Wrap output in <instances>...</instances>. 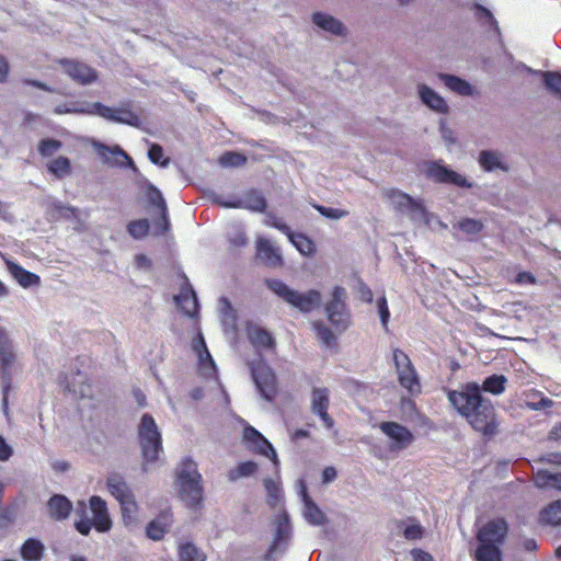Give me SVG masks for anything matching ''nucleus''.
<instances>
[{"label":"nucleus","instance_id":"1","mask_svg":"<svg viewBox=\"0 0 561 561\" xmlns=\"http://www.w3.org/2000/svg\"><path fill=\"white\" fill-rule=\"evenodd\" d=\"M448 400L473 430L486 437L497 433L495 409L491 400L482 396L479 383L468 382L461 391H449Z\"/></svg>","mask_w":561,"mask_h":561},{"label":"nucleus","instance_id":"2","mask_svg":"<svg viewBox=\"0 0 561 561\" xmlns=\"http://www.w3.org/2000/svg\"><path fill=\"white\" fill-rule=\"evenodd\" d=\"M176 483L181 500L191 508H197L203 502L202 476L197 465L191 458H184L176 472Z\"/></svg>","mask_w":561,"mask_h":561},{"label":"nucleus","instance_id":"3","mask_svg":"<svg viewBox=\"0 0 561 561\" xmlns=\"http://www.w3.org/2000/svg\"><path fill=\"white\" fill-rule=\"evenodd\" d=\"M265 284L276 296L304 313H308L321 305L322 296L319 290L310 289L299 293L276 278L266 279Z\"/></svg>","mask_w":561,"mask_h":561},{"label":"nucleus","instance_id":"4","mask_svg":"<svg viewBox=\"0 0 561 561\" xmlns=\"http://www.w3.org/2000/svg\"><path fill=\"white\" fill-rule=\"evenodd\" d=\"M138 437L144 458L142 470L147 471L148 466L157 461L162 451L161 434L150 414L142 415L138 426Z\"/></svg>","mask_w":561,"mask_h":561},{"label":"nucleus","instance_id":"5","mask_svg":"<svg viewBox=\"0 0 561 561\" xmlns=\"http://www.w3.org/2000/svg\"><path fill=\"white\" fill-rule=\"evenodd\" d=\"M275 533L273 541L268 547L265 554V561H277L288 549L293 529L289 520V515L285 510H282L274 519Z\"/></svg>","mask_w":561,"mask_h":561},{"label":"nucleus","instance_id":"6","mask_svg":"<svg viewBox=\"0 0 561 561\" xmlns=\"http://www.w3.org/2000/svg\"><path fill=\"white\" fill-rule=\"evenodd\" d=\"M392 360L398 375V381L411 396L421 392L420 377L410 357L401 350H392Z\"/></svg>","mask_w":561,"mask_h":561},{"label":"nucleus","instance_id":"7","mask_svg":"<svg viewBox=\"0 0 561 561\" xmlns=\"http://www.w3.org/2000/svg\"><path fill=\"white\" fill-rule=\"evenodd\" d=\"M16 354L12 343L3 331H0V375L2 379V408L4 413L8 411V392L11 388L12 375L15 370Z\"/></svg>","mask_w":561,"mask_h":561},{"label":"nucleus","instance_id":"8","mask_svg":"<svg viewBox=\"0 0 561 561\" xmlns=\"http://www.w3.org/2000/svg\"><path fill=\"white\" fill-rule=\"evenodd\" d=\"M345 299V288L335 286L332 291V299L325 305L329 321L340 331L346 330L350 324V313L346 309Z\"/></svg>","mask_w":561,"mask_h":561},{"label":"nucleus","instance_id":"9","mask_svg":"<svg viewBox=\"0 0 561 561\" xmlns=\"http://www.w3.org/2000/svg\"><path fill=\"white\" fill-rule=\"evenodd\" d=\"M251 375L257 391L266 401H273L276 392V378L273 369L263 360L250 365Z\"/></svg>","mask_w":561,"mask_h":561},{"label":"nucleus","instance_id":"10","mask_svg":"<svg viewBox=\"0 0 561 561\" xmlns=\"http://www.w3.org/2000/svg\"><path fill=\"white\" fill-rule=\"evenodd\" d=\"M93 107L96 110L95 115L103 117L106 121L125 124L136 128H139L141 125L140 117L126 106L110 107L100 102H95L93 103Z\"/></svg>","mask_w":561,"mask_h":561},{"label":"nucleus","instance_id":"11","mask_svg":"<svg viewBox=\"0 0 561 561\" xmlns=\"http://www.w3.org/2000/svg\"><path fill=\"white\" fill-rule=\"evenodd\" d=\"M93 148L103 161V163L110 167H127L133 171H137V168L133 159L119 147V146H106L102 142H93Z\"/></svg>","mask_w":561,"mask_h":561},{"label":"nucleus","instance_id":"12","mask_svg":"<svg viewBox=\"0 0 561 561\" xmlns=\"http://www.w3.org/2000/svg\"><path fill=\"white\" fill-rule=\"evenodd\" d=\"M297 492L304 503L302 516L305 520L312 526H323L328 523L325 514L309 496L306 482L300 479L297 482Z\"/></svg>","mask_w":561,"mask_h":561},{"label":"nucleus","instance_id":"13","mask_svg":"<svg viewBox=\"0 0 561 561\" xmlns=\"http://www.w3.org/2000/svg\"><path fill=\"white\" fill-rule=\"evenodd\" d=\"M427 175L435 182L442 184H453L461 188H471L472 182L462 174L447 168L439 162H432L427 169Z\"/></svg>","mask_w":561,"mask_h":561},{"label":"nucleus","instance_id":"14","mask_svg":"<svg viewBox=\"0 0 561 561\" xmlns=\"http://www.w3.org/2000/svg\"><path fill=\"white\" fill-rule=\"evenodd\" d=\"M243 439L249 448L256 454L267 457L277 467L279 465L277 454L273 445L253 426H245L243 430Z\"/></svg>","mask_w":561,"mask_h":561},{"label":"nucleus","instance_id":"15","mask_svg":"<svg viewBox=\"0 0 561 561\" xmlns=\"http://www.w3.org/2000/svg\"><path fill=\"white\" fill-rule=\"evenodd\" d=\"M385 196L398 211L407 214L412 218L421 217L424 213L423 207L415 199L399 190H386Z\"/></svg>","mask_w":561,"mask_h":561},{"label":"nucleus","instance_id":"16","mask_svg":"<svg viewBox=\"0 0 561 561\" xmlns=\"http://www.w3.org/2000/svg\"><path fill=\"white\" fill-rule=\"evenodd\" d=\"M311 412L320 417L323 425L331 430L334 426V420L329 415L330 391L328 388H313L310 398Z\"/></svg>","mask_w":561,"mask_h":561},{"label":"nucleus","instance_id":"17","mask_svg":"<svg viewBox=\"0 0 561 561\" xmlns=\"http://www.w3.org/2000/svg\"><path fill=\"white\" fill-rule=\"evenodd\" d=\"M379 428L392 440V449H404L414 440L412 432L399 423L382 422Z\"/></svg>","mask_w":561,"mask_h":561},{"label":"nucleus","instance_id":"18","mask_svg":"<svg viewBox=\"0 0 561 561\" xmlns=\"http://www.w3.org/2000/svg\"><path fill=\"white\" fill-rule=\"evenodd\" d=\"M507 534V524L504 519L497 518L486 523L478 531L477 538L480 545H496L503 542Z\"/></svg>","mask_w":561,"mask_h":561},{"label":"nucleus","instance_id":"19","mask_svg":"<svg viewBox=\"0 0 561 561\" xmlns=\"http://www.w3.org/2000/svg\"><path fill=\"white\" fill-rule=\"evenodd\" d=\"M64 71L76 82L87 85L98 79L96 71L90 66L69 59L60 60Z\"/></svg>","mask_w":561,"mask_h":561},{"label":"nucleus","instance_id":"20","mask_svg":"<svg viewBox=\"0 0 561 561\" xmlns=\"http://www.w3.org/2000/svg\"><path fill=\"white\" fill-rule=\"evenodd\" d=\"M256 256L268 267H277L283 264L280 249L265 238H259L256 241Z\"/></svg>","mask_w":561,"mask_h":561},{"label":"nucleus","instance_id":"21","mask_svg":"<svg viewBox=\"0 0 561 561\" xmlns=\"http://www.w3.org/2000/svg\"><path fill=\"white\" fill-rule=\"evenodd\" d=\"M480 168L485 172H508L510 165L503 152L499 150H481L478 157Z\"/></svg>","mask_w":561,"mask_h":561},{"label":"nucleus","instance_id":"22","mask_svg":"<svg viewBox=\"0 0 561 561\" xmlns=\"http://www.w3.org/2000/svg\"><path fill=\"white\" fill-rule=\"evenodd\" d=\"M192 347L198 355V364L202 374L206 377L215 375L216 364L206 346V342L202 333H198L197 336L193 339Z\"/></svg>","mask_w":561,"mask_h":561},{"label":"nucleus","instance_id":"23","mask_svg":"<svg viewBox=\"0 0 561 561\" xmlns=\"http://www.w3.org/2000/svg\"><path fill=\"white\" fill-rule=\"evenodd\" d=\"M417 94L424 105L439 114L448 113V104L443 96L424 83L417 84Z\"/></svg>","mask_w":561,"mask_h":561},{"label":"nucleus","instance_id":"24","mask_svg":"<svg viewBox=\"0 0 561 561\" xmlns=\"http://www.w3.org/2000/svg\"><path fill=\"white\" fill-rule=\"evenodd\" d=\"M90 508L93 514V526L99 531H107L111 528L112 522L107 513L105 501L94 495L90 499Z\"/></svg>","mask_w":561,"mask_h":561},{"label":"nucleus","instance_id":"25","mask_svg":"<svg viewBox=\"0 0 561 561\" xmlns=\"http://www.w3.org/2000/svg\"><path fill=\"white\" fill-rule=\"evenodd\" d=\"M148 198L151 205L160 209V218L156 220L154 225L160 230L159 233H164L170 228L168 207L162 196V193L154 186H149Z\"/></svg>","mask_w":561,"mask_h":561},{"label":"nucleus","instance_id":"26","mask_svg":"<svg viewBox=\"0 0 561 561\" xmlns=\"http://www.w3.org/2000/svg\"><path fill=\"white\" fill-rule=\"evenodd\" d=\"M176 305L183 312L193 318L198 312V301L193 287L186 282L182 287L181 293L174 297Z\"/></svg>","mask_w":561,"mask_h":561},{"label":"nucleus","instance_id":"27","mask_svg":"<svg viewBox=\"0 0 561 561\" xmlns=\"http://www.w3.org/2000/svg\"><path fill=\"white\" fill-rule=\"evenodd\" d=\"M311 20L316 26L332 35L344 36L346 34L344 24L328 13L316 12L312 14Z\"/></svg>","mask_w":561,"mask_h":561},{"label":"nucleus","instance_id":"28","mask_svg":"<svg viewBox=\"0 0 561 561\" xmlns=\"http://www.w3.org/2000/svg\"><path fill=\"white\" fill-rule=\"evenodd\" d=\"M60 383L66 390L79 398H90L92 396L91 385L87 382V376L79 370L72 376L71 380L67 376L60 378Z\"/></svg>","mask_w":561,"mask_h":561},{"label":"nucleus","instance_id":"29","mask_svg":"<svg viewBox=\"0 0 561 561\" xmlns=\"http://www.w3.org/2000/svg\"><path fill=\"white\" fill-rule=\"evenodd\" d=\"M110 493L121 503L134 499V494L124 478L118 473H111L106 479Z\"/></svg>","mask_w":561,"mask_h":561},{"label":"nucleus","instance_id":"30","mask_svg":"<svg viewBox=\"0 0 561 561\" xmlns=\"http://www.w3.org/2000/svg\"><path fill=\"white\" fill-rule=\"evenodd\" d=\"M247 335L256 350H273L275 347V340L271 333L256 324L248 325Z\"/></svg>","mask_w":561,"mask_h":561},{"label":"nucleus","instance_id":"31","mask_svg":"<svg viewBox=\"0 0 561 561\" xmlns=\"http://www.w3.org/2000/svg\"><path fill=\"white\" fill-rule=\"evenodd\" d=\"M228 205L236 206V208L263 213L267 206V203L261 192L256 190H250L242 197H238V203H231Z\"/></svg>","mask_w":561,"mask_h":561},{"label":"nucleus","instance_id":"32","mask_svg":"<svg viewBox=\"0 0 561 561\" xmlns=\"http://www.w3.org/2000/svg\"><path fill=\"white\" fill-rule=\"evenodd\" d=\"M49 516L55 520H64L72 511V503L61 494H54L47 502Z\"/></svg>","mask_w":561,"mask_h":561},{"label":"nucleus","instance_id":"33","mask_svg":"<svg viewBox=\"0 0 561 561\" xmlns=\"http://www.w3.org/2000/svg\"><path fill=\"white\" fill-rule=\"evenodd\" d=\"M5 265L12 277L23 287L30 288L39 284L41 278L38 275L26 271L21 265L7 260Z\"/></svg>","mask_w":561,"mask_h":561},{"label":"nucleus","instance_id":"34","mask_svg":"<svg viewBox=\"0 0 561 561\" xmlns=\"http://www.w3.org/2000/svg\"><path fill=\"white\" fill-rule=\"evenodd\" d=\"M438 78L450 91L461 96L473 95L474 90L472 85L465 79L448 73H439Z\"/></svg>","mask_w":561,"mask_h":561},{"label":"nucleus","instance_id":"35","mask_svg":"<svg viewBox=\"0 0 561 561\" xmlns=\"http://www.w3.org/2000/svg\"><path fill=\"white\" fill-rule=\"evenodd\" d=\"M171 524V515L163 512L156 519L151 520L146 527V535L148 538L158 541L161 540Z\"/></svg>","mask_w":561,"mask_h":561},{"label":"nucleus","instance_id":"36","mask_svg":"<svg viewBox=\"0 0 561 561\" xmlns=\"http://www.w3.org/2000/svg\"><path fill=\"white\" fill-rule=\"evenodd\" d=\"M45 547L36 538L26 539L21 547V557L25 561H39L43 558Z\"/></svg>","mask_w":561,"mask_h":561},{"label":"nucleus","instance_id":"37","mask_svg":"<svg viewBox=\"0 0 561 561\" xmlns=\"http://www.w3.org/2000/svg\"><path fill=\"white\" fill-rule=\"evenodd\" d=\"M48 211L51 213V216L62 217L65 219H76L79 220L80 210L77 207L66 205L58 199H50L47 206Z\"/></svg>","mask_w":561,"mask_h":561},{"label":"nucleus","instance_id":"38","mask_svg":"<svg viewBox=\"0 0 561 561\" xmlns=\"http://www.w3.org/2000/svg\"><path fill=\"white\" fill-rule=\"evenodd\" d=\"M263 485L266 492V503L276 508L278 504L283 502L284 493L280 483L272 478H265Z\"/></svg>","mask_w":561,"mask_h":561},{"label":"nucleus","instance_id":"39","mask_svg":"<svg viewBox=\"0 0 561 561\" xmlns=\"http://www.w3.org/2000/svg\"><path fill=\"white\" fill-rule=\"evenodd\" d=\"M507 378L504 375H491L480 386L481 392L485 391L493 396L502 394L506 389Z\"/></svg>","mask_w":561,"mask_h":561},{"label":"nucleus","instance_id":"40","mask_svg":"<svg viewBox=\"0 0 561 561\" xmlns=\"http://www.w3.org/2000/svg\"><path fill=\"white\" fill-rule=\"evenodd\" d=\"M540 522L546 525H561V500L553 501L540 512Z\"/></svg>","mask_w":561,"mask_h":561},{"label":"nucleus","instance_id":"41","mask_svg":"<svg viewBox=\"0 0 561 561\" xmlns=\"http://www.w3.org/2000/svg\"><path fill=\"white\" fill-rule=\"evenodd\" d=\"M219 310L221 314V322L225 330H234L237 313L236 310L232 308L230 301L226 297H221L219 299Z\"/></svg>","mask_w":561,"mask_h":561},{"label":"nucleus","instance_id":"42","mask_svg":"<svg viewBox=\"0 0 561 561\" xmlns=\"http://www.w3.org/2000/svg\"><path fill=\"white\" fill-rule=\"evenodd\" d=\"M56 114H88L95 115L96 110L93 107V103H71V104H60L57 105L54 110Z\"/></svg>","mask_w":561,"mask_h":561},{"label":"nucleus","instance_id":"43","mask_svg":"<svg viewBox=\"0 0 561 561\" xmlns=\"http://www.w3.org/2000/svg\"><path fill=\"white\" fill-rule=\"evenodd\" d=\"M180 561H206L205 553L192 542L183 543L179 547Z\"/></svg>","mask_w":561,"mask_h":561},{"label":"nucleus","instance_id":"44","mask_svg":"<svg viewBox=\"0 0 561 561\" xmlns=\"http://www.w3.org/2000/svg\"><path fill=\"white\" fill-rule=\"evenodd\" d=\"M288 239L294 244V247L304 255H311L316 251L313 242L302 233L290 232Z\"/></svg>","mask_w":561,"mask_h":561},{"label":"nucleus","instance_id":"45","mask_svg":"<svg viewBox=\"0 0 561 561\" xmlns=\"http://www.w3.org/2000/svg\"><path fill=\"white\" fill-rule=\"evenodd\" d=\"M476 559L477 561H502L501 550L496 545H479Z\"/></svg>","mask_w":561,"mask_h":561},{"label":"nucleus","instance_id":"46","mask_svg":"<svg viewBox=\"0 0 561 561\" xmlns=\"http://www.w3.org/2000/svg\"><path fill=\"white\" fill-rule=\"evenodd\" d=\"M257 470V465L254 461L240 462L236 468L231 469L228 473L230 481H237L241 478H247L254 474Z\"/></svg>","mask_w":561,"mask_h":561},{"label":"nucleus","instance_id":"47","mask_svg":"<svg viewBox=\"0 0 561 561\" xmlns=\"http://www.w3.org/2000/svg\"><path fill=\"white\" fill-rule=\"evenodd\" d=\"M47 168L48 171L58 179H62L71 171L70 160L66 157H58L54 159L48 163Z\"/></svg>","mask_w":561,"mask_h":561},{"label":"nucleus","instance_id":"48","mask_svg":"<svg viewBox=\"0 0 561 561\" xmlns=\"http://www.w3.org/2000/svg\"><path fill=\"white\" fill-rule=\"evenodd\" d=\"M127 232L134 239H144L149 232V221L147 219L133 220L127 225Z\"/></svg>","mask_w":561,"mask_h":561},{"label":"nucleus","instance_id":"49","mask_svg":"<svg viewBox=\"0 0 561 561\" xmlns=\"http://www.w3.org/2000/svg\"><path fill=\"white\" fill-rule=\"evenodd\" d=\"M543 82L551 93L561 99V73L551 71L543 72Z\"/></svg>","mask_w":561,"mask_h":561},{"label":"nucleus","instance_id":"50","mask_svg":"<svg viewBox=\"0 0 561 561\" xmlns=\"http://www.w3.org/2000/svg\"><path fill=\"white\" fill-rule=\"evenodd\" d=\"M473 9L476 10L477 19L481 23L489 24L490 26H492L494 28V31L497 34H500L499 24H497L496 20L494 19L493 14L486 8H484L481 4L476 3V4H473Z\"/></svg>","mask_w":561,"mask_h":561},{"label":"nucleus","instance_id":"51","mask_svg":"<svg viewBox=\"0 0 561 561\" xmlns=\"http://www.w3.org/2000/svg\"><path fill=\"white\" fill-rule=\"evenodd\" d=\"M219 162L222 167L236 168L243 165L247 162V158L242 153L228 151L220 157Z\"/></svg>","mask_w":561,"mask_h":561},{"label":"nucleus","instance_id":"52","mask_svg":"<svg viewBox=\"0 0 561 561\" xmlns=\"http://www.w3.org/2000/svg\"><path fill=\"white\" fill-rule=\"evenodd\" d=\"M122 517L126 526L133 525L136 522L137 503L135 497L121 503Z\"/></svg>","mask_w":561,"mask_h":561},{"label":"nucleus","instance_id":"53","mask_svg":"<svg viewBox=\"0 0 561 561\" xmlns=\"http://www.w3.org/2000/svg\"><path fill=\"white\" fill-rule=\"evenodd\" d=\"M228 240L233 247H244L248 239L243 228L239 225H233L228 231Z\"/></svg>","mask_w":561,"mask_h":561},{"label":"nucleus","instance_id":"54","mask_svg":"<svg viewBox=\"0 0 561 561\" xmlns=\"http://www.w3.org/2000/svg\"><path fill=\"white\" fill-rule=\"evenodd\" d=\"M313 207L325 218L339 220L348 216V211L340 208L327 207L323 205H313Z\"/></svg>","mask_w":561,"mask_h":561},{"label":"nucleus","instance_id":"55","mask_svg":"<svg viewBox=\"0 0 561 561\" xmlns=\"http://www.w3.org/2000/svg\"><path fill=\"white\" fill-rule=\"evenodd\" d=\"M457 226L465 233L473 234V236L478 234L482 230V228H483V225H482V222L480 220L472 219V218L461 219L457 224Z\"/></svg>","mask_w":561,"mask_h":561},{"label":"nucleus","instance_id":"56","mask_svg":"<svg viewBox=\"0 0 561 561\" xmlns=\"http://www.w3.org/2000/svg\"><path fill=\"white\" fill-rule=\"evenodd\" d=\"M554 477L556 473H551L547 470H539L534 477L535 485L539 489L553 488Z\"/></svg>","mask_w":561,"mask_h":561},{"label":"nucleus","instance_id":"57","mask_svg":"<svg viewBox=\"0 0 561 561\" xmlns=\"http://www.w3.org/2000/svg\"><path fill=\"white\" fill-rule=\"evenodd\" d=\"M314 331L317 333V336L321 340L323 344L327 346H330L334 342V334L332 331L322 322H314L313 323Z\"/></svg>","mask_w":561,"mask_h":561},{"label":"nucleus","instance_id":"58","mask_svg":"<svg viewBox=\"0 0 561 561\" xmlns=\"http://www.w3.org/2000/svg\"><path fill=\"white\" fill-rule=\"evenodd\" d=\"M148 158L154 164H160L161 167H167L170 162L168 158L163 159V149L158 144H151L148 150Z\"/></svg>","mask_w":561,"mask_h":561},{"label":"nucleus","instance_id":"59","mask_svg":"<svg viewBox=\"0 0 561 561\" xmlns=\"http://www.w3.org/2000/svg\"><path fill=\"white\" fill-rule=\"evenodd\" d=\"M377 310L379 313L380 322L385 331H388V323L390 320V311L388 308V302L385 296H381L377 300Z\"/></svg>","mask_w":561,"mask_h":561},{"label":"nucleus","instance_id":"60","mask_svg":"<svg viewBox=\"0 0 561 561\" xmlns=\"http://www.w3.org/2000/svg\"><path fill=\"white\" fill-rule=\"evenodd\" d=\"M61 147V142L56 139H43L39 142L38 151L43 157L54 154Z\"/></svg>","mask_w":561,"mask_h":561},{"label":"nucleus","instance_id":"61","mask_svg":"<svg viewBox=\"0 0 561 561\" xmlns=\"http://www.w3.org/2000/svg\"><path fill=\"white\" fill-rule=\"evenodd\" d=\"M208 197L214 204L222 206L225 208H236V206H229L227 204L238 203V196H233V195L226 196L224 194H219L216 192H210L208 194Z\"/></svg>","mask_w":561,"mask_h":561},{"label":"nucleus","instance_id":"62","mask_svg":"<svg viewBox=\"0 0 561 561\" xmlns=\"http://www.w3.org/2000/svg\"><path fill=\"white\" fill-rule=\"evenodd\" d=\"M403 535L408 540L420 539L423 536V528L420 524H412L404 528Z\"/></svg>","mask_w":561,"mask_h":561},{"label":"nucleus","instance_id":"63","mask_svg":"<svg viewBox=\"0 0 561 561\" xmlns=\"http://www.w3.org/2000/svg\"><path fill=\"white\" fill-rule=\"evenodd\" d=\"M12 454V447L5 442L4 437L0 435V461L9 460Z\"/></svg>","mask_w":561,"mask_h":561},{"label":"nucleus","instance_id":"64","mask_svg":"<svg viewBox=\"0 0 561 561\" xmlns=\"http://www.w3.org/2000/svg\"><path fill=\"white\" fill-rule=\"evenodd\" d=\"M268 225L276 228L280 232L285 233L287 237L290 234L291 230L290 228L279 218L277 217H271L268 219Z\"/></svg>","mask_w":561,"mask_h":561}]
</instances>
